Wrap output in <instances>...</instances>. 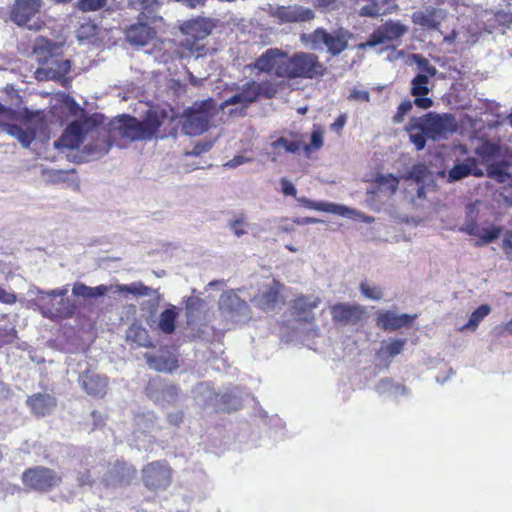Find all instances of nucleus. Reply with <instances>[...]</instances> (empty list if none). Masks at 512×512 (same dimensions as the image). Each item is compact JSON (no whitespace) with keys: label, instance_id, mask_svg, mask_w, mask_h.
I'll use <instances>...</instances> for the list:
<instances>
[{"label":"nucleus","instance_id":"obj_1","mask_svg":"<svg viewBox=\"0 0 512 512\" xmlns=\"http://www.w3.org/2000/svg\"><path fill=\"white\" fill-rule=\"evenodd\" d=\"M82 145L81 158L96 160L108 153L114 140L109 129L101 126L95 117H81L71 122L64 134L54 142L55 148L77 149Z\"/></svg>","mask_w":512,"mask_h":512},{"label":"nucleus","instance_id":"obj_2","mask_svg":"<svg viewBox=\"0 0 512 512\" xmlns=\"http://www.w3.org/2000/svg\"><path fill=\"white\" fill-rule=\"evenodd\" d=\"M167 118L164 110L150 109L143 120L123 114L114 118L109 124V132L114 144L123 147L126 142L148 141L153 139Z\"/></svg>","mask_w":512,"mask_h":512},{"label":"nucleus","instance_id":"obj_3","mask_svg":"<svg viewBox=\"0 0 512 512\" xmlns=\"http://www.w3.org/2000/svg\"><path fill=\"white\" fill-rule=\"evenodd\" d=\"M212 26L204 20H194L186 23L183 31L186 38L181 41L179 53L182 59L188 60V64L197 70L199 60H205L209 49L202 43V40L211 33Z\"/></svg>","mask_w":512,"mask_h":512},{"label":"nucleus","instance_id":"obj_4","mask_svg":"<svg viewBox=\"0 0 512 512\" xmlns=\"http://www.w3.org/2000/svg\"><path fill=\"white\" fill-rule=\"evenodd\" d=\"M282 78L288 79H317L324 76L326 67L319 57L311 52L299 51L287 54L285 64L280 66Z\"/></svg>","mask_w":512,"mask_h":512},{"label":"nucleus","instance_id":"obj_5","mask_svg":"<svg viewBox=\"0 0 512 512\" xmlns=\"http://www.w3.org/2000/svg\"><path fill=\"white\" fill-rule=\"evenodd\" d=\"M351 34L344 28L328 32L323 28H317L311 33H303L300 41L313 51H323L325 48L332 56L341 54L348 47Z\"/></svg>","mask_w":512,"mask_h":512},{"label":"nucleus","instance_id":"obj_6","mask_svg":"<svg viewBox=\"0 0 512 512\" xmlns=\"http://www.w3.org/2000/svg\"><path fill=\"white\" fill-rule=\"evenodd\" d=\"M157 291L158 289L148 287L141 281H135L130 284L98 285L95 287L87 286L82 282H75L72 287V294L82 298H99L108 293H130L134 296L151 297Z\"/></svg>","mask_w":512,"mask_h":512},{"label":"nucleus","instance_id":"obj_7","mask_svg":"<svg viewBox=\"0 0 512 512\" xmlns=\"http://www.w3.org/2000/svg\"><path fill=\"white\" fill-rule=\"evenodd\" d=\"M219 107L213 99L195 103L184 112L182 130L186 135L196 136L206 132Z\"/></svg>","mask_w":512,"mask_h":512},{"label":"nucleus","instance_id":"obj_8","mask_svg":"<svg viewBox=\"0 0 512 512\" xmlns=\"http://www.w3.org/2000/svg\"><path fill=\"white\" fill-rule=\"evenodd\" d=\"M414 128H425L428 138L438 141L447 139L456 130L455 117L452 114L429 112L420 117H412Z\"/></svg>","mask_w":512,"mask_h":512},{"label":"nucleus","instance_id":"obj_9","mask_svg":"<svg viewBox=\"0 0 512 512\" xmlns=\"http://www.w3.org/2000/svg\"><path fill=\"white\" fill-rule=\"evenodd\" d=\"M196 400L205 406L228 412L237 410L241 406V398L236 389L218 395L207 383H201L196 387Z\"/></svg>","mask_w":512,"mask_h":512},{"label":"nucleus","instance_id":"obj_10","mask_svg":"<svg viewBox=\"0 0 512 512\" xmlns=\"http://www.w3.org/2000/svg\"><path fill=\"white\" fill-rule=\"evenodd\" d=\"M62 477L54 470L37 466L35 468L26 469L22 474L23 484L35 491L46 492L61 483Z\"/></svg>","mask_w":512,"mask_h":512},{"label":"nucleus","instance_id":"obj_11","mask_svg":"<svg viewBox=\"0 0 512 512\" xmlns=\"http://www.w3.org/2000/svg\"><path fill=\"white\" fill-rule=\"evenodd\" d=\"M147 397L160 406H174L180 396V388L167 380L156 377L151 379L145 389Z\"/></svg>","mask_w":512,"mask_h":512},{"label":"nucleus","instance_id":"obj_12","mask_svg":"<svg viewBox=\"0 0 512 512\" xmlns=\"http://www.w3.org/2000/svg\"><path fill=\"white\" fill-rule=\"evenodd\" d=\"M263 87L256 81H249L239 87L235 94L230 96L219 105V109L224 111L228 106L239 105V114L246 116V110L250 104L257 101L262 94Z\"/></svg>","mask_w":512,"mask_h":512},{"label":"nucleus","instance_id":"obj_13","mask_svg":"<svg viewBox=\"0 0 512 512\" xmlns=\"http://www.w3.org/2000/svg\"><path fill=\"white\" fill-rule=\"evenodd\" d=\"M142 480L151 491L165 490L171 484V469L164 461H155L142 469Z\"/></svg>","mask_w":512,"mask_h":512},{"label":"nucleus","instance_id":"obj_14","mask_svg":"<svg viewBox=\"0 0 512 512\" xmlns=\"http://www.w3.org/2000/svg\"><path fill=\"white\" fill-rule=\"evenodd\" d=\"M42 0H15L11 9L10 18L18 26L27 27L29 30H39V22L30 23L39 13Z\"/></svg>","mask_w":512,"mask_h":512},{"label":"nucleus","instance_id":"obj_15","mask_svg":"<svg viewBox=\"0 0 512 512\" xmlns=\"http://www.w3.org/2000/svg\"><path fill=\"white\" fill-rule=\"evenodd\" d=\"M408 26L400 23L399 21H388L379 26L367 39V41L360 45L361 48L375 47L380 44L392 42L400 39L408 33Z\"/></svg>","mask_w":512,"mask_h":512},{"label":"nucleus","instance_id":"obj_16","mask_svg":"<svg viewBox=\"0 0 512 512\" xmlns=\"http://www.w3.org/2000/svg\"><path fill=\"white\" fill-rule=\"evenodd\" d=\"M136 469L123 461L115 460L110 463L102 477V483L106 487L127 486L136 476Z\"/></svg>","mask_w":512,"mask_h":512},{"label":"nucleus","instance_id":"obj_17","mask_svg":"<svg viewBox=\"0 0 512 512\" xmlns=\"http://www.w3.org/2000/svg\"><path fill=\"white\" fill-rule=\"evenodd\" d=\"M71 61L61 56L55 57L47 64H41L34 75L38 81L57 80L62 83L66 81L65 76L70 72Z\"/></svg>","mask_w":512,"mask_h":512},{"label":"nucleus","instance_id":"obj_18","mask_svg":"<svg viewBox=\"0 0 512 512\" xmlns=\"http://www.w3.org/2000/svg\"><path fill=\"white\" fill-rule=\"evenodd\" d=\"M63 43L39 36L32 45V56L39 65L47 64L55 57L62 55Z\"/></svg>","mask_w":512,"mask_h":512},{"label":"nucleus","instance_id":"obj_19","mask_svg":"<svg viewBox=\"0 0 512 512\" xmlns=\"http://www.w3.org/2000/svg\"><path fill=\"white\" fill-rule=\"evenodd\" d=\"M269 13L282 23L306 22L314 18V12L302 6H270Z\"/></svg>","mask_w":512,"mask_h":512},{"label":"nucleus","instance_id":"obj_20","mask_svg":"<svg viewBox=\"0 0 512 512\" xmlns=\"http://www.w3.org/2000/svg\"><path fill=\"white\" fill-rule=\"evenodd\" d=\"M446 17V10L434 6H425L415 11L411 16V20L415 25L429 30H437Z\"/></svg>","mask_w":512,"mask_h":512},{"label":"nucleus","instance_id":"obj_21","mask_svg":"<svg viewBox=\"0 0 512 512\" xmlns=\"http://www.w3.org/2000/svg\"><path fill=\"white\" fill-rule=\"evenodd\" d=\"M219 308L233 318L245 319L249 316V307L234 291L224 292L219 299Z\"/></svg>","mask_w":512,"mask_h":512},{"label":"nucleus","instance_id":"obj_22","mask_svg":"<svg viewBox=\"0 0 512 512\" xmlns=\"http://www.w3.org/2000/svg\"><path fill=\"white\" fill-rule=\"evenodd\" d=\"M79 384L90 396L102 398L108 389V378L92 371H85L79 375Z\"/></svg>","mask_w":512,"mask_h":512},{"label":"nucleus","instance_id":"obj_23","mask_svg":"<svg viewBox=\"0 0 512 512\" xmlns=\"http://www.w3.org/2000/svg\"><path fill=\"white\" fill-rule=\"evenodd\" d=\"M286 59V52L278 48H270L256 59L255 67L263 72L274 71L278 77H282L280 66L285 64Z\"/></svg>","mask_w":512,"mask_h":512},{"label":"nucleus","instance_id":"obj_24","mask_svg":"<svg viewBox=\"0 0 512 512\" xmlns=\"http://www.w3.org/2000/svg\"><path fill=\"white\" fill-rule=\"evenodd\" d=\"M161 2L158 0H128V8L138 13L139 21L155 23L161 20Z\"/></svg>","mask_w":512,"mask_h":512},{"label":"nucleus","instance_id":"obj_25","mask_svg":"<svg viewBox=\"0 0 512 512\" xmlns=\"http://www.w3.org/2000/svg\"><path fill=\"white\" fill-rule=\"evenodd\" d=\"M438 175L440 177H446L447 183H454L470 175H475L477 177L482 176L483 172L478 169L477 162L474 158H467L462 162L456 163L448 173L440 171Z\"/></svg>","mask_w":512,"mask_h":512},{"label":"nucleus","instance_id":"obj_26","mask_svg":"<svg viewBox=\"0 0 512 512\" xmlns=\"http://www.w3.org/2000/svg\"><path fill=\"white\" fill-rule=\"evenodd\" d=\"M31 293L36 294V298L34 299L35 305L38 307L40 313L50 319L55 320L58 316H69V310H55V296L50 295V292L41 290L40 288H35L31 291Z\"/></svg>","mask_w":512,"mask_h":512},{"label":"nucleus","instance_id":"obj_27","mask_svg":"<svg viewBox=\"0 0 512 512\" xmlns=\"http://www.w3.org/2000/svg\"><path fill=\"white\" fill-rule=\"evenodd\" d=\"M416 318V314H397L394 311H385L378 314L377 325L384 330H398L409 327Z\"/></svg>","mask_w":512,"mask_h":512},{"label":"nucleus","instance_id":"obj_28","mask_svg":"<svg viewBox=\"0 0 512 512\" xmlns=\"http://www.w3.org/2000/svg\"><path fill=\"white\" fill-rule=\"evenodd\" d=\"M321 303L315 296L297 297L292 304L293 315L300 321L311 322L314 318L313 310Z\"/></svg>","mask_w":512,"mask_h":512},{"label":"nucleus","instance_id":"obj_29","mask_svg":"<svg viewBox=\"0 0 512 512\" xmlns=\"http://www.w3.org/2000/svg\"><path fill=\"white\" fill-rule=\"evenodd\" d=\"M429 92V79L425 75H416L411 81V95L415 97L414 104L421 109L430 108L433 100L428 97Z\"/></svg>","mask_w":512,"mask_h":512},{"label":"nucleus","instance_id":"obj_30","mask_svg":"<svg viewBox=\"0 0 512 512\" xmlns=\"http://www.w3.org/2000/svg\"><path fill=\"white\" fill-rule=\"evenodd\" d=\"M358 3H363L359 10V15L362 17H378L392 13L397 5L395 0H357Z\"/></svg>","mask_w":512,"mask_h":512},{"label":"nucleus","instance_id":"obj_31","mask_svg":"<svg viewBox=\"0 0 512 512\" xmlns=\"http://www.w3.org/2000/svg\"><path fill=\"white\" fill-rule=\"evenodd\" d=\"M144 357L149 368L158 372L172 373L179 367L177 357L168 352L159 354L146 353Z\"/></svg>","mask_w":512,"mask_h":512},{"label":"nucleus","instance_id":"obj_32","mask_svg":"<svg viewBox=\"0 0 512 512\" xmlns=\"http://www.w3.org/2000/svg\"><path fill=\"white\" fill-rule=\"evenodd\" d=\"M279 296V283L273 281L271 285L263 286L258 294L252 299V302L258 308L269 311L273 310Z\"/></svg>","mask_w":512,"mask_h":512},{"label":"nucleus","instance_id":"obj_33","mask_svg":"<svg viewBox=\"0 0 512 512\" xmlns=\"http://www.w3.org/2000/svg\"><path fill=\"white\" fill-rule=\"evenodd\" d=\"M26 403L31 411L38 416H45L52 413L57 405L56 398L48 393L33 394L28 397Z\"/></svg>","mask_w":512,"mask_h":512},{"label":"nucleus","instance_id":"obj_34","mask_svg":"<svg viewBox=\"0 0 512 512\" xmlns=\"http://www.w3.org/2000/svg\"><path fill=\"white\" fill-rule=\"evenodd\" d=\"M0 129L11 137L16 138L23 148H29L36 138V129L31 125L23 128L15 124L0 122Z\"/></svg>","mask_w":512,"mask_h":512},{"label":"nucleus","instance_id":"obj_35","mask_svg":"<svg viewBox=\"0 0 512 512\" xmlns=\"http://www.w3.org/2000/svg\"><path fill=\"white\" fill-rule=\"evenodd\" d=\"M126 40L135 46H145L154 36V31L146 24L139 21L129 26L125 32Z\"/></svg>","mask_w":512,"mask_h":512},{"label":"nucleus","instance_id":"obj_36","mask_svg":"<svg viewBox=\"0 0 512 512\" xmlns=\"http://www.w3.org/2000/svg\"><path fill=\"white\" fill-rule=\"evenodd\" d=\"M333 319L344 324L356 323L361 316V310L356 306L337 304L331 310Z\"/></svg>","mask_w":512,"mask_h":512},{"label":"nucleus","instance_id":"obj_37","mask_svg":"<svg viewBox=\"0 0 512 512\" xmlns=\"http://www.w3.org/2000/svg\"><path fill=\"white\" fill-rule=\"evenodd\" d=\"M179 316L178 308L172 304H169L168 307L163 310L157 322V328L163 333L170 335L175 332L176 329V320Z\"/></svg>","mask_w":512,"mask_h":512},{"label":"nucleus","instance_id":"obj_38","mask_svg":"<svg viewBox=\"0 0 512 512\" xmlns=\"http://www.w3.org/2000/svg\"><path fill=\"white\" fill-rule=\"evenodd\" d=\"M376 392L379 395L398 396L405 395L407 388L403 385L395 384L390 378H383L376 385Z\"/></svg>","mask_w":512,"mask_h":512},{"label":"nucleus","instance_id":"obj_39","mask_svg":"<svg viewBox=\"0 0 512 512\" xmlns=\"http://www.w3.org/2000/svg\"><path fill=\"white\" fill-rule=\"evenodd\" d=\"M204 308V301L199 297H188L186 300V318L187 324L192 325L199 320Z\"/></svg>","mask_w":512,"mask_h":512},{"label":"nucleus","instance_id":"obj_40","mask_svg":"<svg viewBox=\"0 0 512 512\" xmlns=\"http://www.w3.org/2000/svg\"><path fill=\"white\" fill-rule=\"evenodd\" d=\"M209 64V62L207 61V56H205V60H199L198 64H197V70H194L193 68L190 67V65L187 63V66H188V71H187V74H188V78H189V82L193 85V86H200L203 81H205L208 77H209V71L207 68H205V65Z\"/></svg>","mask_w":512,"mask_h":512},{"label":"nucleus","instance_id":"obj_41","mask_svg":"<svg viewBox=\"0 0 512 512\" xmlns=\"http://www.w3.org/2000/svg\"><path fill=\"white\" fill-rule=\"evenodd\" d=\"M161 299L162 294L158 290L157 293L152 294L149 299L140 304L141 310L147 315V323L150 326H152L151 322H155L154 317L158 311Z\"/></svg>","mask_w":512,"mask_h":512},{"label":"nucleus","instance_id":"obj_42","mask_svg":"<svg viewBox=\"0 0 512 512\" xmlns=\"http://www.w3.org/2000/svg\"><path fill=\"white\" fill-rule=\"evenodd\" d=\"M310 209L324 211V212L341 215V216H348V217L355 212L354 210H352L346 206L338 205V204H334V203L322 202V201H320V202L313 201L310 206Z\"/></svg>","mask_w":512,"mask_h":512},{"label":"nucleus","instance_id":"obj_43","mask_svg":"<svg viewBox=\"0 0 512 512\" xmlns=\"http://www.w3.org/2000/svg\"><path fill=\"white\" fill-rule=\"evenodd\" d=\"M491 312V307L488 304H482L475 309L468 322L461 328V330H472L474 331L479 323Z\"/></svg>","mask_w":512,"mask_h":512},{"label":"nucleus","instance_id":"obj_44","mask_svg":"<svg viewBox=\"0 0 512 512\" xmlns=\"http://www.w3.org/2000/svg\"><path fill=\"white\" fill-rule=\"evenodd\" d=\"M411 59L419 71L417 75H425L427 79H430L437 74L438 70L436 67L431 65L429 60L421 54H412Z\"/></svg>","mask_w":512,"mask_h":512},{"label":"nucleus","instance_id":"obj_45","mask_svg":"<svg viewBox=\"0 0 512 512\" xmlns=\"http://www.w3.org/2000/svg\"><path fill=\"white\" fill-rule=\"evenodd\" d=\"M406 130L409 132L410 141L415 145L416 149H424L426 145V139L428 138V134L426 133L425 128H414L411 118L406 126Z\"/></svg>","mask_w":512,"mask_h":512},{"label":"nucleus","instance_id":"obj_46","mask_svg":"<svg viewBox=\"0 0 512 512\" xmlns=\"http://www.w3.org/2000/svg\"><path fill=\"white\" fill-rule=\"evenodd\" d=\"M407 179L414 180L418 184H424L431 180L430 171L425 164H415L408 172Z\"/></svg>","mask_w":512,"mask_h":512},{"label":"nucleus","instance_id":"obj_47","mask_svg":"<svg viewBox=\"0 0 512 512\" xmlns=\"http://www.w3.org/2000/svg\"><path fill=\"white\" fill-rule=\"evenodd\" d=\"M127 338L137 343L141 347H153V342L149 337L147 330L144 328L136 327L130 329Z\"/></svg>","mask_w":512,"mask_h":512},{"label":"nucleus","instance_id":"obj_48","mask_svg":"<svg viewBox=\"0 0 512 512\" xmlns=\"http://www.w3.org/2000/svg\"><path fill=\"white\" fill-rule=\"evenodd\" d=\"M377 185L381 192L394 194L398 189L399 179L392 174L380 175L377 177Z\"/></svg>","mask_w":512,"mask_h":512},{"label":"nucleus","instance_id":"obj_49","mask_svg":"<svg viewBox=\"0 0 512 512\" xmlns=\"http://www.w3.org/2000/svg\"><path fill=\"white\" fill-rule=\"evenodd\" d=\"M77 8L82 12H94L108 9V0H79Z\"/></svg>","mask_w":512,"mask_h":512},{"label":"nucleus","instance_id":"obj_50","mask_svg":"<svg viewBox=\"0 0 512 512\" xmlns=\"http://www.w3.org/2000/svg\"><path fill=\"white\" fill-rule=\"evenodd\" d=\"M155 416L153 414H140L135 417V425L141 433H148L155 426Z\"/></svg>","mask_w":512,"mask_h":512},{"label":"nucleus","instance_id":"obj_51","mask_svg":"<svg viewBox=\"0 0 512 512\" xmlns=\"http://www.w3.org/2000/svg\"><path fill=\"white\" fill-rule=\"evenodd\" d=\"M360 291L366 298L374 301H378L383 298L382 288L369 282H362L360 284Z\"/></svg>","mask_w":512,"mask_h":512},{"label":"nucleus","instance_id":"obj_52","mask_svg":"<svg viewBox=\"0 0 512 512\" xmlns=\"http://www.w3.org/2000/svg\"><path fill=\"white\" fill-rule=\"evenodd\" d=\"M476 154L481 157L483 161L489 162L497 156L498 148L490 142H484L476 148Z\"/></svg>","mask_w":512,"mask_h":512},{"label":"nucleus","instance_id":"obj_53","mask_svg":"<svg viewBox=\"0 0 512 512\" xmlns=\"http://www.w3.org/2000/svg\"><path fill=\"white\" fill-rule=\"evenodd\" d=\"M227 227L236 237L239 238L247 234L246 228L248 227V223L245 221L242 215H239L238 217L229 220Z\"/></svg>","mask_w":512,"mask_h":512},{"label":"nucleus","instance_id":"obj_54","mask_svg":"<svg viewBox=\"0 0 512 512\" xmlns=\"http://www.w3.org/2000/svg\"><path fill=\"white\" fill-rule=\"evenodd\" d=\"M55 310H59V312H62V310H69V316H58V318L69 319L75 315L77 305L74 300L69 298H61L58 302L55 303Z\"/></svg>","mask_w":512,"mask_h":512},{"label":"nucleus","instance_id":"obj_55","mask_svg":"<svg viewBox=\"0 0 512 512\" xmlns=\"http://www.w3.org/2000/svg\"><path fill=\"white\" fill-rule=\"evenodd\" d=\"M406 344L405 339H395L385 345L382 350L389 356L395 357L402 353Z\"/></svg>","mask_w":512,"mask_h":512},{"label":"nucleus","instance_id":"obj_56","mask_svg":"<svg viewBox=\"0 0 512 512\" xmlns=\"http://www.w3.org/2000/svg\"><path fill=\"white\" fill-rule=\"evenodd\" d=\"M274 148L283 147L289 153H297L300 149V144L296 141H289L285 137H280L272 143Z\"/></svg>","mask_w":512,"mask_h":512},{"label":"nucleus","instance_id":"obj_57","mask_svg":"<svg viewBox=\"0 0 512 512\" xmlns=\"http://www.w3.org/2000/svg\"><path fill=\"white\" fill-rule=\"evenodd\" d=\"M413 103L410 100L403 101L397 109V113L393 116L394 123H401L404 117L412 110Z\"/></svg>","mask_w":512,"mask_h":512},{"label":"nucleus","instance_id":"obj_58","mask_svg":"<svg viewBox=\"0 0 512 512\" xmlns=\"http://www.w3.org/2000/svg\"><path fill=\"white\" fill-rule=\"evenodd\" d=\"M212 145L213 143L210 141L198 142L194 145L193 149L186 154L195 157L201 156L202 154L208 152L212 148Z\"/></svg>","mask_w":512,"mask_h":512},{"label":"nucleus","instance_id":"obj_59","mask_svg":"<svg viewBox=\"0 0 512 512\" xmlns=\"http://www.w3.org/2000/svg\"><path fill=\"white\" fill-rule=\"evenodd\" d=\"M500 235V229H481V235L479 236L483 243H491L496 240Z\"/></svg>","mask_w":512,"mask_h":512},{"label":"nucleus","instance_id":"obj_60","mask_svg":"<svg viewBox=\"0 0 512 512\" xmlns=\"http://www.w3.org/2000/svg\"><path fill=\"white\" fill-rule=\"evenodd\" d=\"M280 184H281V191L284 195L293 196V197L296 196L297 189L291 181H289L287 178H281Z\"/></svg>","mask_w":512,"mask_h":512},{"label":"nucleus","instance_id":"obj_61","mask_svg":"<svg viewBox=\"0 0 512 512\" xmlns=\"http://www.w3.org/2000/svg\"><path fill=\"white\" fill-rule=\"evenodd\" d=\"M17 301V296L14 292L7 291L0 287V303L12 305Z\"/></svg>","mask_w":512,"mask_h":512},{"label":"nucleus","instance_id":"obj_62","mask_svg":"<svg viewBox=\"0 0 512 512\" xmlns=\"http://www.w3.org/2000/svg\"><path fill=\"white\" fill-rule=\"evenodd\" d=\"M349 100H355V101H364L369 102L370 101V94L367 90H358L353 89L348 96Z\"/></svg>","mask_w":512,"mask_h":512},{"label":"nucleus","instance_id":"obj_63","mask_svg":"<svg viewBox=\"0 0 512 512\" xmlns=\"http://www.w3.org/2000/svg\"><path fill=\"white\" fill-rule=\"evenodd\" d=\"M94 480L92 479V476L90 472L87 470L85 472H79L77 475V483L79 487H91Z\"/></svg>","mask_w":512,"mask_h":512},{"label":"nucleus","instance_id":"obj_64","mask_svg":"<svg viewBox=\"0 0 512 512\" xmlns=\"http://www.w3.org/2000/svg\"><path fill=\"white\" fill-rule=\"evenodd\" d=\"M460 231L471 235V236H480L481 235V229L475 222H469L465 225H463L460 228Z\"/></svg>","mask_w":512,"mask_h":512}]
</instances>
